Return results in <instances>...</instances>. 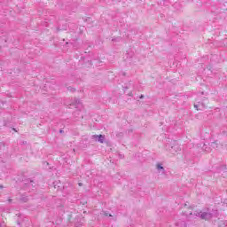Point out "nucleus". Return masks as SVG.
I'll return each instance as SVG.
<instances>
[{
	"instance_id": "f257e3e1",
	"label": "nucleus",
	"mask_w": 227,
	"mask_h": 227,
	"mask_svg": "<svg viewBox=\"0 0 227 227\" xmlns=\"http://www.w3.org/2000/svg\"><path fill=\"white\" fill-rule=\"evenodd\" d=\"M166 148L172 153V155H175L176 153H178L182 150V147H180V145L176 143V141L172 140L171 143L166 144Z\"/></svg>"
},
{
	"instance_id": "f03ea898",
	"label": "nucleus",
	"mask_w": 227,
	"mask_h": 227,
	"mask_svg": "<svg viewBox=\"0 0 227 227\" xmlns=\"http://www.w3.org/2000/svg\"><path fill=\"white\" fill-rule=\"evenodd\" d=\"M194 214L197 217H200V219H204V221H209V219H212V217H214V214L210 213L209 209H207V211H203V212L196 211Z\"/></svg>"
},
{
	"instance_id": "7ed1b4c3",
	"label": "nucleus",
	"mask_w": 227,
	"mask_h": 227,
	"mask_svg": "<svg viewBox=\"0 0 227 227\" xmlns=\"http://www.w3.org/2000/svg\"><path fill=\"white\" fill-rule=\"evenodd\" d=\"M194 107L197 111H203V109L207 108V105L203 102H199L198 104H194Z\"/></svg>"
},
{
	"instance_id": "20e7f679",
	"label": "nucleus",
	"mask_w": 227,
	"mask_h": 227,
	"mask_svg": "<svg viewBox=\"0 0 227 227\" xmlns=\"http://www.w3.org/2000/svg\"><path fill=\"white\" fill-rule=\"evenodd\" d=\"M104 141H106V136L104 135H99V137L98 139V143H104Z\"/></svg>"
},
{
	"instance_id": "39448f33",
	"label": "nucleus",
	"mask_w": 227,
	"mask_h": 227,
	"mask_svg": "<svg viewBox=\"0 0 227 227\" xmlns=\"http://www.w3.org/2000/svg\"><path fill=\"white\" fill-rule=\"evenodd\" d=\"M81 113V111L74 112V116H76V118H84V116Z\"/></svg>"
},
{
	"instance_id": "423d86ee",
	"label": "nucleus",
	"mask_w": 227,
	"mask_h": 227,
	"mask_svg": "<svg viewBox=\"0 0 227 227\" xmlns=\"http://www.w3.org/2000/svg\"><path fill=\"white\" fill-rule=\"evenodd\" d=\"M156 168L159 171H160V169L162 170V173H164V167H162V165L160 163H158L156 165Z\"/></svg>"
},
{
	"instance_id": "0eeeda50",
	"label": "nucleus",
	"mask_w": 227,
	"mask_h": 227,
	"mask_svg": "<svg viewBox=\"0 0 227 227\" xmlns=\"http://www.w3.org/2000/svg\"><path fill=\"white\" fill-rule=\"evenodd\" d=\"M74 104H75L76 107H82V105L81 104V100H79V99H76Z\"/></svg>"
},
{
	"instance_id": "6e6552de",
	"label": "nucleus",
	"mask_w": 227,
	"mask_h": 227,
	"mask_svg": "<svg viewBox=\"0 0 227 227\" xmlns=\"http://www.w3.org/2000/svg\"><path fill=\"white\" fill-rule=\"evenodd\" d=\"M98 137H99V135H92L91 136V139H93L94 141H98Z\"/></svg>"
},
{
	"instance_id": "1a4fd4ad",
	"label": "nucleus",
	"mask_w": 227,
	"mask_h": 227,
	"mask_svg": "<svg viewBox=\"0 0 227 227\" xmlns=\"http://www.w3.org/2000/svg\"><path fill=\"white\" fill-rule=\"evenodd\" d=\"M103 215H106V217H113V215H109L107 212H103Z\"/></svg>"
},
{
	"instance_id": "9d476101",
	"label": "nucleus",
	"mask_w": 227,
	"mask_h": 227,
	"mask_svg": "<svg viewBox=\"0 0 227 227\" xmlns=\"http://www.w3.org/2000/svg\"><path fill=\"white\" fill-rule=\"evenodd\" d=\"M211 146H213V148H215V146H217V142H213L211 144Z\"/></svg>"
},
{
	"instance_id": "9b49d317",
	"label": "nucleus",
	"mask_w": 227,
	"mask_h": 227,
	"mask_svg": "<svg viewBox=\"0 0 227 227\" xmlns=\"http://www.w3.org/2000/svg\"><path fill=\"white\" fill-rule=\"evenodd\" d=\"M205 146H207V145H204L203 150H205V152H210V149H207V148H205Z\"/></svg>"
},
{
	"instance_id": "f8f14e48",
	"label": "nucleus",
	"mask_w": 227,
	"mask_h": 227,
	"mask_svg": "<svg viewBox=\"0 0 227 227\" xmlns=\"http://www.w3.org/2000/svg\"><path fill=\"white\" fill-rule=\"evenodd\" d=\"M67 90H69V91H75V89H72V88H67Z\"/></svg>"
},
{
	"instance_id": "ddd939ff",
	"label": "nucleus",
	"mask_w": 227,
	"mask_h": 227,
	"mask_svg": "<svg viewBox=\"0 0 227 227\" xmlns=\"http://www.w3.org/2000/svg\"><path fill=\"white\" fill-rule=\"evenodd\" d=\"M78 185H79L80 187H82V183H79V184H78Z\"/></svg>"
},
{
	"instance_id": "4468645a",
	"label": "nucleus",
	"mask_w": 227,
	"mask_h": 227,
	"mask_svg": "<svg viewBox=\"0 0 227 227\" xmlns=\"http://www.w3.org/2000/svg\"><path fill=\"white\" fill-rule=\"evenodd\" d=\"M23 201H27V199H24Z\"/></svg>"
},
{
	"instance_id": "2eb2a0df",
	"label": "nucleus",
	"mask_w": 227,
	"mask_h": 227,
	"mask_svg": "<svg viewBox=\"0 0 227 227\" xmlns=\"http://www.w3.org/2000/svg\"><path fill=\"white\" fill-rule=\"evenodd\" d=\"M0 188L3 189V185H0Z\"/></svg>"
},
{
	"instance_id": "dca6fc26",
	"label": "nucleus",
	"mask_w": 227,
	"mask_h": 227,
	"mask_svg": "<svg viewBox=\"0 0 227 227\" xmlns=\"http://www.w3.org/2000/svg\"><path fill=\"white\" fill-rule=\"evenodd\" d=\"M140 98H143V96H141Z\"/></svg>"
}]
</instances>
